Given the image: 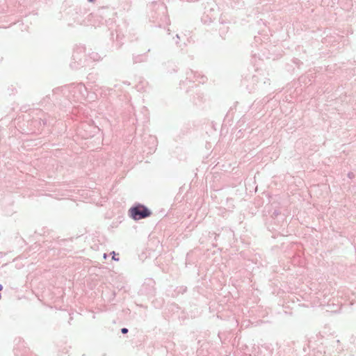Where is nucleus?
<instances>
[{
    "label": "nucleus",
    "instance_id": "obj_3",
    "mask_svg": "<svg viewBox=\"0 0 356 356\" xmlns=\"http://www.w3.org/2000/svg\"><path fill=\"white\" fill-rule=\"evenodd\" d=\"M113 259L115 260H118V259H116V256H113Z\"/></svg>",
    "mask_w": 356,
    "mask_h": 356
},
{
    "label": "nucleus",
    "instance_id": "obj_5",
    "mask_svg": "<svg viewBox=\"0 0 356 356\" xmlns=\"http://www.w3.org/2000/svg\"><path fill=\"white\" fill-rule=\"evenodd\" d=\"M3 289L2 286L0 284V291H1Z\"/></svg>",
    "mask_w": 356,
    "mask_h": 356
},
{
    "label": "nucleus",
    "instance_id": "obj_1",
    "mask_svg": "<svg viewBox=\"0 0 356 356\" xmlns=\"http://www.w3.org/2000/svg\"><path fill=\"white\" fill-rule=\"evenodd\" d=\"M130 216L134 220H140L150 216L151 212L144 206L138 205L129 209Z\"/></svg>",
    "mask_w": 356,
    "mask_h": 356
},
{
    "label": "nucleus",
    "instance_id": "obj_4",
    "mask_svg": "<svg viewBox=\"0 0 356 356\" xmlns=\"http://www.w3.org/2000/svg\"><path fill=\"white\" fill-rule=\"evenodd\" d=\"M113 259L115 260H118V259H116V256H113Z\"/></svg>",
    "mask_w": 356,
    "mask_h": 356
},
{
    "label": "nucleus",
    "instance_id": "obj_2",
    "mask_svg": "<svg viewBox=\"0 0 356 356\" xmlns=\"http://www.w3.org/2000/svg\"><path fill=\"white\" fill-rule=\"evenodd\" d=\"M121 331L123 334H126L127 333L128 330L127 328H122Z\"/></svg>",
    "mask_w": 356,
    "mask_h": 356
},
{
    "label": "nucleus",
    "instance_id": "obj_6",
    "mask_svg": "<svg viewBox=\"0 0 356 356\" xmlns=\"http://www.w3.org/2000/svg\"><path fill=\"white\" fill-rule=\"evenodd\" d=\"M88 1H90V2H92L94 0H88Z\"/></svg>",
    "mask_w": 356,
    "mask_h": 356
}]
</instances>
